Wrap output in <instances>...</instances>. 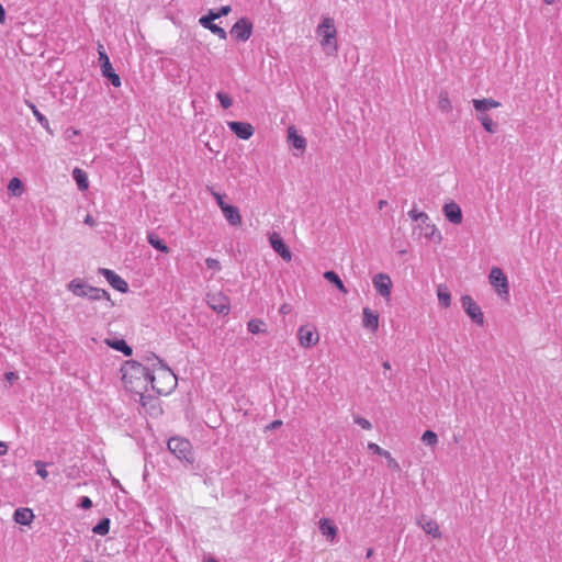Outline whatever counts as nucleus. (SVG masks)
Instances as JSON below:
<instances>
[{"label":"nucleus","instance_id":"09e8293b","mask_svg":"<svg viewBox=\"0 0 562 562\" xmlns=\"http://www.w3.org/2000/svg\"><path fill=\"white\" fill-rule=\"evenodd\" d=\"M290 311H291V307H290V305H289V304H283V305H281V307H280V310H279V312H280L281 314H283V315H286L288 313H290Z\"/></svg>","mask_w":562,"mask_h":562},{"label":"nucleus","instance_id":"b1692460","mask_svg":"<svg viewBox=\"0 0 562 562\" xmlns=\"http://www.w3.org/2000/svg\"><path fill=\"white\" fill-rule=\"evenodd\" d=\"M14 520L16 524L29 526L34 518V514L30 508H19L14 512Z\"/></svg>","mask_w":562,"mask_h":562},{"label":"nucleus","instance_id":"f03ea898","mask_svg":"<svg viewBox=\"0 0 562 562\" xmlns=\"http://www.w3.org/2000/svg\"><path fill=\"white\" fill-rule=\"evenodd\" d=\"M316 35L319 37V44L326 55L333 56L337 54V31L335 27V22L331 18L326 16L322 20L316 29Z\"/></svg>","mask_w":562,"mask_h":562},{"label":"nucleus","instance_id":"72a5a7b5","mask_svg":"<svg viewBox=\"0 0 562 562\" xmlns=\"http://www.w3.org/2000/svg\"><path fill=\"white\" fill-rule=\"evenodd\" d=\"M110 530V519L103 518L101 519L93 528L92 532L99 536H105Z\"/></svg>","mask_w":562,"mask_h":562},{"label":"nucleus","instance_id":"8fccbe9b","mask_svg":"<svg viewBox=\"0 0 562 562\" xmlns=\"http://www.w3.org/2000/svg\"><path fill=\"white\" fill-rule=\"evenodd\" d=\"M8 452V446L5 442L0 441V456H4Z\"/></svg>","mask_w":562,"mask_h":562},{"label":"nucleus","instance_id":"2eb2a0df","mask_svg":"<svg viewBox=\"0 0 562 562\" xmlns=\"http://www.w3.org/2000/svg\"><path fill=\"white\" fill-rule=\"evenodd\" d=\"M270 244H271V247L272 249L280 255V257L289 262L291 261L292 259V254L290 251V249L288 248V246L283 243V239L280 237L279 234L277 233H273L271 236H270Z\"/></svg>","mask_w":562,"mask_h":562},{"label":"nucleus","instance_id":"4c0bfd02","mask_svg":"<svg viewBox=\"0 0 562 562\" xmlns=\"http://www.w3.org/2000/svg\"><path fill=\"white\" fill-rule=\"evenodd\" d=\"M216 98L224 109H228L233 105V98L225 92L218 91Z\"/></svg>","mask_w":562,"mask_h":562},{"label":"nucleus","instance_id":"3c124183","mask_svg":"<svg viewBox=\"0 0 562 562\" xmlns=\"http://www.w3.org/2000/svg\"><path fill=\"white\" fill-rule=\"evenodd\" d=\"M5 21V10L3 5L0 3V23H3Z\"/></svg>","mask_w":562,"mask_h":562},{"label":"nucleus","instance_id":"c9c22d12","mask_svg":"<svg viewBox=\"0 0 562 562\" xmlns=\"http://www.w3.org/2000/svg\"><path fill=\"white\" fill-rule=\"evenodd\" d=\"M422 441L429 447H435L438 442V436L432 430H426L422 436Z\"/></svg>","mask_w":562,"mask_h":562},{"label":"nucleus","instance_id":"6e6d98bb","mask_svg":"<svg viewBox=\"0 0 562 562\" xmlns=\"http://www.w3.org/2000/svg\"><path fill=\"white\" fill-rule=\"evenodd\" d=\"M386 204H387V202L385 200H380L378 203V206L380 210H382Z\"/></svg>","mask_w":562,"mask_h":562},{"label":"nucleus","instance_id":"423d86ee","mask_svg":"<svg viewBox=\"0 0 562 562\" xmlns=\"http://www.w3.org/2000/svg\"><path fill=\"white\" fill-rule=\"evenodd\" d=\"M123 371V380L125 382H128V379L135 378L140 379L143 378L146 383H149V378L151 376L153 371H150L145 366L136 362V361H128L122 369Z\"/></svg>","mask_w":562,"mask_h":562},{"label":"nucleus","instance_id":"412c9836","mask_svg":"<svg viewBox=\"0 0 562 562\" xmlns=\"http://www.w3.org/2000/svg\"><path fill=\"white\" fill-rule=\"evenodd\" d=\"M288 140L294 148L301 150V153L306 148V139L302 135L297 134L294 126H289L288 128Z\"/></svg>","mask_w":562,"mask_h":562},{"label":"nucleus","instance_id":"37998d69","mask_svg":"<svg viewBox=\"0 0 562 562\" xmlns=\"http://www.w3.org/2000/svg\"><path fill=\"white\" fill-rule=\"evenodd\" d=\"M35 467H36V473L42 477V479H46L48 476V472L46 470V464L42 461H36L35 462Z\"/></svg>","mask_w":562,"mask_h":562},{"label":"nucleus","instance_id":"603ef678","mask_svg":"<svg viewBox=\"0 0 562 562\" xmlns=\"http://www.w3.org/2000/svg\"><path fill=\"white\" fill-rule=\"evenodd\" d=\"M85 223H86V224H88V225H90V226H93L95 222H94L93 217H92L91 215H89V214H88V215L85 217Z\"/></svg>","mask_w":562,"mask_h":562},{"label":"nucleus","instance_id":"6ab92c4d","mask_svg":"<svg viewBox=\"0 0 562 562\" xmlns=\"http://www.w3.org/2000/svg\"><path fill=\"white\" fill-rule=\"evenodd\" d=\"M363 319L362 325L372 331H376L379 328V314L371 311L369 307H364L362 311Z\"/></svg>","mask_w":562,"mask_h":562},{"label":"nucleus","instance_id":"aec40b11","mask_svg":"<svg viewBox=\"0 0 562 562\" xmlns=\"http://www.w3.org/2000/svg\"><path fill=\"white\" fill-rule=\"evenodd\" d=\"M472 104L477 113H486L491 109L501 106V103L492 98L473 99Z\"/></svg>","mask_w":562,"mask_h":562},{"label":"nucleus","instance_id":"7c9ffc66","mask_svg":"<svg viewBox=\"0 0 562 562\" xmlns=\"http://www.w3.org/2000/svg\"><path fill=\"white\" fill-rule=\"evenodd\" d=\"M476 119L481 122L484 130L491 134L496 133L497 125L493 122V120L486 113H477Z\"/></svg>","mask_w":562,"mask_h":562},{"label":"nucleus","instance_id":"473e14b6","mask_svg":"<svg viewBox=\"0 0 562 562\" xmlns=\"http://www.w3.org/2000/svg\"><path fill=\"white\" fill-rule=\"evenodd\" d=\"M438 108L441 112L449 113L452 111V104L446 91H441L438 97Z\"/></svg>","mask_w":562,"mask_h":562},{"label":"nucleus","instance_id":"7ed1b4c3","mask_svg":"<svg viewBox=\"0 0 562 562\" xmlns=\"http://www.w3.org/2000/svg\"><path fill=\"white\" fill-rule=\"evenodd\" d=\"M67 288L76 296H79V297H87L92 301H100V300L110 301V294L108 291H105L103 289L91 286L80 279L71 280L68 283Z\"/></svg>","mask_w":562,"mask_h":562},{"label":"nucleus","instance_id":"864d4df0","mask_svg":"<svg viewBox=\"0 0 562 562\" xmlns=\"http://www.w3.org/2000/svg\"><path fill=\"white\" fill-rule=\"evenodd\" d=\"M16 378H18V376H16V374H15L14 372H8V373H5V379H7L8 381H14Z\"/></svg>","mask_w":562,"mask_h":562},{"label":"nucleus","instance_id":"dca6fc26","mask_svg":"<svg viewBox=\"0 0 562 562\" xmlns=\"http://www.w3.org/2000/svg\"><path fill=\"white\" fill-rule=\"evenodd\" d=\"M417 525L427 535H430L434 538H441V531H440L438 524L434 519L427 517L426 515H420L417 518Z\"/></svg>","mask_w":562,"mask_h":562},{"label":"nucleus","instance_id":"13d9d810","mask_svg":"<svg viewBox=\"0 0 562 562\" xmlns=\"http://www.w3.org/2000/svg\"><path fill=\"white\" fill-rule=\"evenodd\" d=\"M372 554H373V549H372V548H369V549L367 550V554H366V557L369 559V558H371V557H372Z\"/></svg>","mask_w":562,"mask_h":562},{"label":"nucleus","instance_id":"f8f14e48","mask_svg":"<svg viewBox=\"0 0 562 562\" xmlns=\"http://www.w3.org/2000/svg\"><path fill=\"white\" fill-rule=\"evenodd\" d=\"M373 286L376 290V292L385 297L390 299L391 296V290H392V280L389 274L386 273H378L373 277L372 280Z\"/></svg>","mask_w":562,"mask_h":562},{"label":"nucleus","instance_id":"a878e982","mask_svg":"<svg viewBox=\"0 0 562 562\" xmlns=\"http://www.w3.org/2000/svg\"><path fill=\"white\" fill-rule=\"evenodd\" d=\"M319 530L323 536L329 538L330 540H334L337 535V527L327 518L319 520Z\"/></svg>","mask_w":562,"mask_h":562},{"label":"nucleus","instance_id":"5701e85b","mask_svg":"<svg viewBox=\"0 0 562 562\" xmlns=\"http://www.w3.org/2000/svg\"><path fill=\"white\" fill-rule=\"evenodd\" d=\"M418 226L420 227L422 234L424 235L425 238L437 241L441 240L440 232L434 224L429 223V221H427L426 223H420Z\"/></svg>","mask_w":562,"mask_h":562},{"label":"nucleus","instance_id":"e433bc0d","mask_svg":"<svg viewBox=\"0 0 562 562\" xmlns=\"http://www.w3.org/2000/svg\"><path fill=\"white\" fill-rule=\"evenodd\" d=\"M408 216L414 221L420 223H426L429 221V216L422 211H417L416 209H413L408 212Z\"/></svg>","mask_w":562,"mask_h":562},{"label":"nucleus","instance_id":"a19ab883","mask_svg":"<svg viewBox=\"0 0 562 562\" xmlns=\"http://www.w3.org/2000/svg\"><path fill=\"white\" fill-rule=\"evenodd\" d=\"M209 191H210L211 195L215 199V201L221 210H223V207L228 205L227 203L224 202V196L221 193L214 191L213 188H209Z\"/></svg>","mask_w":562,"mask_h":562},{"label":"nucleus","instance_id":"c03bdc74","mask_svg":"<svg viewBox=\"0 0 562 562\" xmlns=\"http://www.w3.org/2000/svg\"><path fill=\"white\" fill-rule=\"evenodd\" d=\"M355 423L357 425H359L361 428L367 429V430L372 428L371 423L368 419H366L364 417H360V416L356 417Z\"/></svg>","mask_w":562,"mask_h":562},{"label":"nucleus","instance_id":"cd10ccee","mask_svg":"<svg viewBox=\"0 0 562 562\" xmlns=\"http://www.w3.org/2000/svg\"><path fill=\"white\" fill-rule=\"evenodd\" d=\"M72 178L75 179L80 191H85L88 189L89 181L86 171H83L80 168H75L72 170Z\"/></svg>","mask_w":562,"mask_h":562},{"label":"nucleus","instance_id":"bf43d9fd","mask_svg":"<svg viewBox=\"0 0 562 562\" xmlns=\"http://www.w3.org/2000/svg\"><path fill=\"white\" fill-rule=\"evenodd\" d=\"M555 0H543L546 4H552Z\"/></svg>","mask_w":562,"mask_h":562},{"label":"nucleus","instance_id":"0eeeda50","mask_svg":"<svg viewBox=\"0 0 562 562\" xmlns=\"http://www.w3.org/2000/svg\"><path fill=\"white\" fill-rule=\"evenodd\" d=\"M488 280L492 286L495 288L497 294L502 297H508L509 285L507 277L498 267H493L488 274Z\"/></svg>","mask_w":562,"mask_h":562},{"label":"nucleus","instance_id":"4468645a","mask_svg":"<svg viewBox=\"0 0 562 562\" xmlns=\"http://www.w3.org/2000/svg\"><path fill=\"white\" fill-rule=\"evenodd\" d=\"M229 130L235 133L237 137L240 139H249L254 135V126L250 123L246 122H228L227 123Z\"/></svg>","mask_w":562,"mask_h":562},{"label":"nucleus","instance_id":"5fc2aeb1","mask_svg":"<svg viewBox=\"0 0 562 562\" xmlns=\"http://www.w3.org/2000/svg\"><path fill=\"white\" fill-rule=\"evenodd\" d=\"M281 425H282V422H281V420H273V422L270 424L269 428L274 429V428L280 427Z\"/></svg>","mask_w":562,"mask_h":562},{"label":"nucleus","instance_id":"f3484780","mask_svg":"<svg viewBox=\"0 0 562 562\" xmlns=\"http://www.w3.org/2000/svg\"><path fill=\"white\" fill-rule=\"evenodd\" d=\"M443 213L447 220L452 224L458 225L462 223V211L456 202L446 203Z\"/></svg>","mask_w":562,"mask_h":562},{"label":"nucleus","instance_id":"bb28decb","mask_svg":"<svg viewBox=\"0 0 562 562\" xmlns=\"http://www.w3.org/2000/svg\"><path fill=\"white\" fill-rule=\"evenodd\" d=\"M25 104L27 108L32 111L33 115L37 120V122L50 134H53V131L50 130L49 122L36 108V105L31 101H25Z\"/></svg>","mask_w":562,"mask_h":562},{"label":"nucleus","instance_id":"4d7b16f0","mask_svg":"<svg viewBox=\"0 0 562 562\" xmlns=\"http://www.w3.org/2000/svg\"><path fill=\"white\" fill-rule=\"evenodd\" d=\"M382 366H383V368L385 370H390L391 369V363L389 361H384Z\"/></svg>","mask_w":562,"mask_h":562},{"label":"nucleus","instance_id":"f704fd0d","mask_svg":"<svg viewBox=\"0 0 562 562\" xmlns=\"http://www.w3.org/2000/svg\"><path fill=\"white\" fill-rule=\"evenodd\" d=\"M247 328L251 334H260L266 331L265 323L258 318L250 319L247 324Z\"/></svg>","mask_w":562,"mask_h":562},{"label":"nucleus","instance_id":"a18cd8bd","mask_svg":"<svg viewBox=\"0 0 562 562\" xmlns=\"http://www.w3.org/2000/svg\"><path fill=\"white\" fill-rule=\"evenodd\" d=\"M205 265L209 269H213V270H217V271L221 269L220 261L214 258H206Z\"/></svg>","mask_w":562,"mask_h":562},{"label":"nucleus","instance_id":"79ce46f5","mask_svg":"<svg viewBox=\"0 0 562 562\" xmlns=\"http://www.w3.org/2000/svg\"><path fill=\"white\" fill-rule=\"evenodd\" d=\"M231 11H232V8L229 5H224L217 12L210 11V13L207 15L215 16V20H216L223 15H227Z\"/></svg>","mask_w":562,"mask_h":562},{"label":"nucleus","instance_id":"c85d7f7f","mask_svg":"<svg viewBox=\"0 0 562 562\" xmlns=\"http://www.w3.org/2000/svg\"><path fill=\"white\" fill-rule=\"evenodd\" d=\"M147 241L149 243L150 246H153L155 249L161 251V252H165V254H168L169 252V248L168 246L166 245V243L159 238V236L155 233H148L147 235Z\"/></svg>","mask_w":562,"mask_h":562},{"label":"nucleus","instance_id":"393cba45","mask_svg":"<svg viewBox=\"0 0 562 562\" xmlns=\"http://www.w3.org/2000/svg\"><path fill=\"white\" fill-rule=\"evenodd\" d=\"M105 342L108 346L117 351H121L126 357H130L133 353V349L123 339H106Z\"/></svg>","mask_w":562,"mask_h":562},{"label":"nucleus","instance_id":"1a4fd4ad","mask_svg":"<svg viewBox=\"0 0 562 562\" xmlns=\"http://www.w3.org/2000/svg\"><path fill=\"white\" fill-rule=\"evenodd\" d=\"M461 303L467 315L474 323L482 326L484 324V315L481 307L475 303V301L470 295H463L461 297Z\"/></svg>","mask_w":562,"mask_h":562},{"label":"nucleus","instance_id":"39448f33","mask_svg":"<svg viewBox=\"0 0 562 562\" xmlns=\"http://www.w3.org/2000/svg\"><path fill=\"white\" fill-rule=\"evenodd\" d=\"M98 54H99V63L102 76L108 78L113 87H120L121 86V78L120 76L114 71L112 64L110 61V58L108 54L104 50V47L102 44H98Z\"/></svg>","mask_w":562,"mask_h":562},{"label":"nucleus","instance_id":"49530a36","mask_svg":"<svg viewBox=\"0 0 562 562\" xmlns=\"http://www.w3.org/2000/svg\"><path fill=\"white\" fill-rule=\"evenodd\" d=\"M387 460L389 468L393 469L394 471H400V464L390 454V457H384Z\"/></svg>","mask_w":562,"mask_h":562},{"label":"nucleus","instance_id":"ea45409f","mask_svg":"<svg viewBox=\"0 0 562 562\" xmlns=\"http://www.w3.org/2000/svg\"><path fill=\"white\" fill-rule=\"evenodd\" d=\"M368 449L370 451H372L373 453L379 454L381 457H390V452L387 450H384L383 448H381L379 445H376L374 442H369Z\"/></svg>","mask_w":562,"mask_h":562},{"label":"nucleus","instance_id":"f257e3e1","mask_svg":"<svg viewBox=\"0 0 562 562\" xmlns=\"http://www.w3.org/2000/svg\"><path fill=\"white\" fill-rule=\"evenodd\" d=\"M159 368L155 369L149 378V384L160 395L169 394L177 385V376L166 367L159 358H155Z\"/></svg>","mask_w":562,"mask_h":562},{"label":"nucleus","instance_id":"052dcab7","mask_svg":"<svg viewBox=\"0 0 562 562\" xmlns=\"http://www.w3.org/2000/svg\"><path fill=\"white\" fill-rule=\"evenodd\" d=\"M206 562H218V561L214 558H209Z\"/></svg>","mask_w":562,"mask_h":562},{"label":"nucleus","instance_id":"6e6552de","mask_svg":"<svg viewBox=\"0 0 562 562\" xmlns=\"http://www.w3.org/2000/svg\"><path fill=\"white\" fill-rule=\"evenodd\" d=\"M207 305L216 313L227 315L231 310L229 299L222 292L209 293L206 295Z\"/></svg>","mask_w":562,"mask_h":562},{"label":"nucleus","instance_id":"c756f323","mask_svg":"<svg viewBox=\"0 0 562 562\" xmlns=\"http://www.w3.org/2000/svg\"><path fill=\"white\" fill-rule=\"evenodd\" d=\"M437 296L441 306L445 308L451 305V295L448 288L443 284L438 285L437 288Z\"/></svg>","mask_w":562,"mask_h":562},{"label":"nucleus","instance_id":"a211bd4d","mask_svg":"<svg viewBox=\"0 0 562 562\" xmlns=\"http://www.w3.org/2000/svg\"><path fill=\"white\" fill-rule=\"evenodd\" d=\"M215 20V16H209L204 15L200 19V24L210 30L213 34L217 35L221 40H226L227 33L226 31L218 26L217 24H214L213 21Z\"/></svg>","mask_w":562,"mask_h":562},{"label":"nucleus","instance_id":"2f4dec72","mask_svg":"<svg viewBox=\"0 0 562 562\" xmlns=\"http://www.w3.org/2000/svg\"><path fill=\"white\" fill-rule=\"evenodd\" d=\"M324 278L331 282L341 293L347 294L348 290L344 285V282L335 271H326Z\"/></svg>","mask_w":562,"mask_h":562},{"label":"nucleus","instance_id":"ddd939ff","mask_svg":"<svg viewBox=\"0 0 562 562\" xmlns=\"http://www.w3.org/2000/svg\"><path fill=\"white\" fill-rule=\"evenodd\" d=\"M99 273L102 274L106 281L110 283V285L122 292L125 293L128 290V284L125 280H123L119 274H116L114 271L106 269V268H100Z\"/></svg>","mask_w":562,"mask_h":562},{"label":"nucleus","instance_id":"4be33fe9","mask_svg":"<svg viewBox=\"0 0 562 562\" xmlns=\"http://www.w3.org/2000/svg\"><path fill=\"white\" fill-rule=\"evenodd\" d=\"M225 220L232 226H238L241 224V216L237 206L228 204L222 210Z\"/></svg>","mask_w":562,"mask_h":562},{"label":"nucleus","instance_id":"9d476101","mask_svg":"<svg viewBox=\"0 0 562 562\" xmlns=\"http://www.w3.org/2000/svg\"><path fill=\"white\" fill-rule=\"evenodd\" d=\"M297 336L300 345L305 348L315 346L319 340L317 330L310 325L301 326L299 328Z\"/></svg>","mask_w":562,"mask_h":562},{"label":"nucleus","instance_id":"9b49d317","mask_svg":"<svg viewBox=\"0 0 562 562\" xmlns=\"http://www.w3.org/2000/svg\"><path fill=\"white\" fill-rule=\"evenodd\" d=\"M252 33V24L245 18L239 19L231 29V35L237 41H247Z\"/></svg>","mask_w":562,"mask_h":562},{"label":"nucleus","instance_id":"58836bf2","mask_svg":"<svg viewBox=\"0 0 562 562\" xmlns=\"http://www.w3.org/2000/svg\"><path fill=\"white\" fill-rule=\"evenodd\" d=\"M8 189L13 193V194H21L22 193V189H23V184H22V181L18 178H12L9 182V186H8Z\"/></svg>","mask_w":562,"mask_h":562},{"label":"nucleus","instance_id":"de8ad7c7","mask_svg":"<svg viewBox=\"0 0 562 562\" xmlns=\"http://www.w3.org/2000/svg\"><path fill=\"white\" fill-rule=\"evenodd\" d=\"M79 506L83 509H90L92 507V501L88 496H82Z\"/></svg>","mask_w":562,"mask_h":562},{"label":"nucleus","instance_id":"20e7f679","mask_svg":"<svg viewBox=\"0 0 562 562\" xmlns=\"http://www.w3.org/2000/svg\"><path fill=\"white\" fill-rule=\"evenodd\" d=\"M169 451L175 454L179 460L188 463L193 462L192 446L189 440L178 437H172L167 442Z\"/></svg>","mask_w":562,"mask_h":562}]
</instances>
